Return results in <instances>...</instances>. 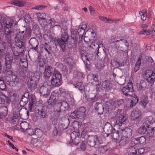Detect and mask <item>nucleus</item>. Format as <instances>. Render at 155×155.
I'll return each instance as SVG.
<instances>
[{
	"mask_svg": "<svg viewBox=\"0 0 155 155\" xmlns=\"http://www.w3.org/2000/svg\"><path fill=\"white\" fill-rule=\"evenodd\" d=\"M18 31V33H17V32L15 30V33L12 34L11 36L15 35V38H16L18 39H23L25 34L24 31H20L19 30Z\"/></svg>",
	"mask_w": 155,
	"mask_h": 155,
	"instance_id": "obj_33",
	"label": "nucleus"
},
{
	"mask_svg": "<svg viewBox=\"0 0 155 155\" xmlns=\"http://www.w3.org/2000/svg\"><path fill=\"white\" fill-rule=\"evenodd\" d=\"M146 136L149 138H152L154 137H155V135L152 132V130H151L150 129L147 131L146 134Z\"/></svg>",
	"mask_w": 155,
	"mask_h": 155,
	"instance_id": "obj_63",
	"label": "nucleus"
},
{
	"mask_svg": "<svg viewBox=\"0 0 155 155\" xmlns=\"http://www.w3.org/2000/svg\"><path fill=\"white\" fill-rule=\"evenodd\" d=\"M108 62V58L104 57V59L103 60V64H101L99 63L96 65V69L99 71L101 70L105 66V64H107Z\"/></svg>",
	"mask_w": 155,
	"mask_h": 155,
	"instance_id": "obj_31",
	"label": "nucleus"
},
{
	"mask_svg": "<svg viewBox=\"0 0 155 155\" xmlns=\"http://www.w3.org/2000/svg\"><path fill=\"white\" fill-rule=\"evenodd\" d=\"M71 32V38L69 43L72 47L76 48L77 45V29H72Z\"/></svg>",
	"mask_w": 155,
	"mask_h": 155,
	"instance_id": "obj_11",
	"label": "nucleus"
},
{
	"mask_svg": "<svg viewBox=\"0 0 155 155\" xmlns=\"http://www.w3.org/2000/svg\"><path fill=\"white\" fill-rule=\"evenodd\" d=\"M30 75H31V77L28 80V85L31 90L33 91L37 88V83L40 79V75L37 72L31 73Z\"/></svg>",
	"mask_w": 155,
	"mask_h": 155,
	"instance_id": "obj_3",
	"label": "nucleus"
},
{
	"mask_svg": "<svg viewBox=\"0 0 155 155\" xmlns=\"http://www.w3.org/2000/svg\"><path fill=\"white\" fill-rule=\"evenodd\" d=\"M38 20L46 18V15L45 13H41L38 12L36 13Z\"/></svg>",
	"mask_w": 155,
	"mask_h": 155,
	"instance_id": "obj_64",
	"label": "nucleus"
},
{
	"mask_svg": "<svg viewBox=\"0 0 155 155\" xmlns=\"http://www.w3.org/2000/svg\"><path fill=\"white\" fill-rule=\"evenodd\" d=\"M148 128V127H147L146 125H144L143 124V125L138 129V133L141 134H146L147 132V129Z\"/></svg>",
	"mask_w": 155,
	"mask_h": 155,
	"instance_id": "obj_37",
	"label": "nucleus"
},
{
	"mask_svg": "<svg viewBox=\"0 0 155 155\" xmlns=\"http://www.w3.org/2000/svg\"><path fill=\"white\" fill-rule=\"evenodd\" d=\"M139 15L141 16V19L142 20L144 21L146 20L147 14V11L145 10H143L141 11H140L139 13Z\"/></svg>",
	"mask_w": 155,
	"mask_h": 155,
	"instance_id": "obj_52",
	"label": "nucleus"
},
{
	"mask_svg": "<svg viewBox=\"0 0 155 155\" xmlns=\"http://www.w3.org/2000/svg\"><path fill=\"white\" fill-rule=\"evenodd\" d=\"M122 134L123 136H125L127 139H129L132 135V130L131 129L128 127L122 129Z\"/></svg>",
	"mask_w": 155,
	"mask_h": 155,
	"instance_id": "obj_27",
	"label": "nucleus"
},
{
	"mask_svg": "<svg viewBox=\"0 0 155 155\" xmlns=\"http://www.w3.org/2000/svg\"><path fill=\"white\" fill-rule=\"evenodd\" d=\"M58 104L62 111H66L68 110L69 105L67 102L63 101L58 103Z\"/></svg>",
	"mask_w": 155,
	"mask_h": 155,
	"instance_id": "obj_32",
	"label": "nucleus"
},
{
	"mask_svg": "<svg viewBox=\"0 0 155 155\" xmlns=\"http://www.w3.org/2000/svg\"><path fill=\"white\" fill-rule=\"evenodd\" d=\"M68 127V126L65 125L62 123L59 124L58 126V129L60 131H62L64 130L67 129Z\"/></svg>",
	"mask_w": 155,
	"mask_h": 155,
	"instance_id": "obj_62",
	"label": "nucleus"
},
{
	"mask_svg": "<svg viewBox=\"0 0 155 155\" xmlns=\"http://www.w3.org/2000/svg\"><path fill=\"white\" fill-rule=\"evenodd\" d=\"M58 101V94L55 92H53L48 101L49 105L53 107L57 103Z\"/></svg>",
	"mask_w": 155,
	"mask_h": 155,
	"instance_id": "obj_15",
	"label": "nucleus"
},
{
	"mask_svg": "<svg viewBox=\"0 0 155 155\" xmlns=\"http://www.w3.org/2000/svg\"><path fill=\"white\" fill-rule=\"evenodd\" d=\"M81 58L83 61V62L85 64L86 62H87V61L90 62L87 56L84 54H81ZM87 62L86 64V66L87 67Z\"/></svg>",
	"mask_w": 155,
	"mask_h": 155,
	"instance_id": "obj_55",
	"label": "nucleus"
},
{
	"mask_svg": "<svg viewBox=\"0 0 155 155\" xmlns=\"http://www.w3.org/2000/svg\"><path fill=\"white\" fill-rule=\"evenodd\" d=\"M94 109L99 114H102L104 111V107L101 103H97L95 106Z\"/></svg>",
	"mask_w": 155,
	"mask_h": 155,
	"instance_id": "obj_28",
	"label": "nucleus"
},
{
	"mask_svg": "<svg viewBox=\"0 0 155 155\" xmlns=\"http://www.w3.org/2000/svg\"><path fill=\"white\" fill-rule=\"evenodd\" d=\"M61 119L62 121V123L68 126L70 123L69 118L66 117H62Z\"/></svg>",
	"mask_w": 155,
	"mask_h": 155,
	"instance_id": "obj_58",
	"label": "nucleus"
},
{
	"mask_svg": "<svg viewBox=\"0 0 155 155\" xmlns=\"http://www.w3.org/2000/svg\"><path fill=\"white\" fill-rule=\"evenodd\" d=\"M112 44H114L115 45L116 48L118 49L119 48H122L124 47L125 49L124 50L122 49L121 50L123 51H125L128 49L129 47V44L127 41L124 39H120L119 40L115 41L112 42Z\"/></svg>",
	"mask_w": 155,
	"mask_h": 155,
	"instance_id": "obj_9",
	"label": "nucleus"
},
{
	"mask_svg": "<svg viewBox=\"0 0 155 155\" xmlns=\"http://www.w3.org/2000/svg\"><path fill=\"white\" fill-rule=\"evenodd\" d=\"M22 30L25 32V33L27 35H30L31 33V29L29 27L25 25L22 27Z\"/></svg>",
	"mask_w": 155,
	"mask_h": 155,
	"instance_id": "obj_56",
	"label": "nucleus"
},
{
	"mask_svg": "<svg viewBox=\"0 0 155 155\" xmlns=\"http://www.w3.org/2000/svg\"><path fill=\"white\" fill-rule=\"evenodd\" d=\"M139 34L146 35H149L151 38H152L153 36H155V29L151 28L150 29H143L140 31Z\"/></svg>",
	"mask_w": 155,
	"mask_h": 155,
	"instance_id": "obj_20",
	"label": "nucleus"
},
{
	"mask_svg": "<svg viewBox=\"0 0 155 155\" xmlns=\"http://www.w3.org/2000/svg\"><path fill=\"white\" fill-rule=\"evenodd\" d=\"M1 112L0 113V119H2L5 116V114L7 113L8 109L6 106H3L1 108Z\"/></svg>",
	"mask_w": 155,
	"mask_h": 155,
	"instance_id": "obj_44",
	"label": "nucleus"
},
{
	"mask_svg": "<svg viewBox=\"0 0 155 155\" xmlns=\"http://www.w3.org/2000/svg\"><path fill=\"white\" fill-rule=\"evenodd\" d=\"M78 118L83 119L85 116L86 114L85 108L83 107H81L76 110Z\"/></svg>",
	"mask_w": 155,
	"mask_h": 155,
	"instance_id": "obj_25",
	"label": "nucleus"
},
{
	"mask_svg": "<svg viewBox=\"0 0 155 155\" xmlns=\"http://www.w3.org/2000/svg\"><path fill=\"white\" fill-rule=\"evenodd\" d=\"M120 71L117 68L114 69L112 72L113 76L114 79H115L117 75L119 74V72Z\"/></svg>",
	"mask_w": 155,
	"mask_h": 155,
	"instance_id": "obj_61",
	"label": "nucleus"
},
{
	"mask_svg": "<svg viewBox=\"0 0 155 155\" xmlns=\"http://www.w3.org/2000/svg\"><path fill=\"white\" fill-rule=\"evenodd\" d=\"M138 99L136 95H134V97L132 98L130 101V108H132L135 106L138 102Z\"/></svg>",
	"mask_w": 155,
	"mask_h": 155,
	"instance_id": "obj_43",
	"label": "nucleus"
},
{
	"mask_svg": "<svg viewBox=\"0 0 155 155\" xmlns=\"http://www.w3.org/2000/svg\"><path fill=\"white\" fill-rule=\"evenodd\" d=\"M32 30L33 33L37 37H41V34L40 28L37 24H34L33 25Z\"/></svg>",
	"mask_w": 155,
	"mask_h": 155,
	"instance_id": "obj_23",
	"label": "nucleus"
},
{
	"mask_svg": "<svg viewBox=\"0 0 155 155\" xmlns=\"http://www.w3.org/2000/svg\"><path fill=\"white\" fill-rule=\"evenodd\" d=\"M80 136V134L78 132H73L70 134V136L71 140H74L75 139L76 137Z\"/></svg>",
	"mask_w": 155,
	"mask_h": 155,
	"instance_id": "obj_57",
	"label": "nucleus"
},
{
	"mask_svg": "<svg viewBox=\"0 0 155 155\" xmlns=\"http://www.w3.org/2000/svg\"><path fill=\"white\" fill-rule=\"evenodd\" d=\"M154 122V120L153 118L152 117L150 116L147 117L143 124L144 125H146L147 127H149Z\"/></svg>",
	"mask_w": 155,
	"mask_h": 155,
	"instance_id": "obj_38",
	"label": "nucleus"
},
{
	"mask_svg": "<svg viewBox=\"0 0 155 155\" xmlns=\"http://www.w3.org/2000/svg\"><path fill=\"white\" fill-rule=\"evenodd\" d=\"M35 101L33 97H31L29 101L28 109L31 112H33L35 110Z\"/></svg>",
	"mask_w": 155,
	"mask_h": 155,
	"instance_id": "obj_35",
	"label": "nucleus"
},
{
	"mask_svg": "<svg viewBox=\"0 0 155 155\" xmlns=\"http://www.w3.org/2000/svg\"><path fill=\"white\" fill-rule=\"evenodd\" d=\"M128 141V139L125 137V136H122L119 142V146L121 147H124Z\"/></svg>",
	"mask_w": 155,
	"mask_h": 155,
	"instance_id": "obj_40",
	"label": "nucleus"
},
{
	"mask_svg": "<svg viewBox=\"0 0 155 155\" xmlns=\"http://www.w3.org/2000/svg\"><path fill=\"white\" fill-rule=\"evenodd\" d=\"M51 91L50 87L45 83L39 89V92L43 97L47 98L49 95Z\"/></svg>",
	"mask_w": 155,
	"mask_h": 155,
	"instance_id": "obj_10",
	"label": "nucleus"
},
{
	"mask_svg": "<svg viewBox=\"0 0 155 155\" xmlns=\"http://www.w3.org/2000/svg\"><path fill=\"white\" fill-rule=\"evenodd\" d=\"M111 134L112 138L114 140H117L119 137V131H116L114 128L113 131Z\"/></svg>",
	"mask_w": 155,
	"mask_h": 155,
	"instance_id": "obj_46",
	"label": "nucleus"
},
{
	"mask_svg": "<svg viewBox=\"0 0 155 155\" xmlns=\"http://www.w3.org/2000/svg\"><path fill=\"white\" fill-rule=\"evenodd\" d=\"M48 22L49 24L54 23L53 25L54 27H57L59 29H61V28L60 25H59L58 22H56L54 19L51 18L49 21Z\"/></svg>",
	"mask_w": 155,
	"mask_h": 155,
	"instance_id": "obj_51",
	"label": "nucleus"
},
{
	"mask_svg": "<svg viewBox=\"0 0 155 155\" xmlns=\"http://www.w3.org/2000/svg\"><path fill=\"white\" fill-rule=\"evenodd\" d=\"M98 40H96L94 42H92L91 44L88 46L89 48H92L94 49H97L98 48Z\"/></svg>",
	"mask_w": 155,
	"mask_h": 155,
	"instance_id": "obj_50",
	"label": "nucleus"
},
{
	"mask_svg": "<svg viewBox=\"0 0 155 155\" xmlns=\"http://www.w3.org/2000/svg\"><path fill=\"white\" fill-rule=\"evenodd\" d=\"M34 111L35 114H38L41 118H45L48 117L46 111L43 107L40 108L39 107H35V110Z\"/></svg>",
	"mask_w": 155,
	"mask_h": 155,
	"instance_id": "obj_13",
	"label": "nucleus"
},
{
	"mask_svg": "<svg viewBox=\"0 0 155 155\" xmlns=\"http://www.w3.org/2000/svg\"><path fill=\"white\" fill-rule=\"evenodd\" d=\"M28 125V123L27 122H25L21 124V127L24 130H27V133L29 135H32L34 134V132L33 129L32 128H30L27 129L26 127Z\"/></svg>",
	"mask_w": 155,
	"mask_h": 155,
	"instance_id": "obj_29",
	"label": "nucleus"
},
{
	"mask_svg": "<svg viewBox=\"0 0 155 155\" xmlns=\"http://www.w3.org/2000/svg\"><path fill=\"white\" fill-rule=\"evenodd\" d=\"M14 58L12 55H11L9 54H7L5 56V62L12 63Z\"/></svg>",
	"mask_w": 155,
	"mask_h": 155,
	"instance_id": "obj_49",
	"label": "nucleus"
},
{
	"mask_svg": "<svg viewBox=\"0 0 155 155\" xmlns=\"http://www.w3.org/2000/svg\"><path fill=\"white\" fill-rule=\"evenodd\" d=\"M12 73L11 74H8L7 75H8L10 78V84L11 83L13 84L12 86L15 87L19 84V78L15 74L14 72H12Z\"/></svg>",
	"mask_w": 155,
	"mask_h": 155,
	"instance_id": "obj_18",
	"label": "nucleus"
},
{
	"mask_svg": "<svg viewBox=\"0 0 155 155\" xmlns=\"http://www.w3.org/2000/svg\"><path fill=\"white\" fill-rule=\"evenodd\" d=\"M52 68L51 66H47L45 67L43 74H44V78L46 80H48L50 78L52 74Z\"/></svg>",
	"mask_w": 155,
	"mask_h": 155,
	"instance_id": "obj_22",
	"label": "nucleus"
},
{
	"mask_svg": "<svg viewBox=\"0 0 155 155\" xmlns=\"http://www.w3.org/2000/svg\"><path fill=\"white\" fill-rule=\"evenodd\" d=\"M67 102L69 106H71L73 107L75 105V101L73 97H72L70 96H69L67 97Z\"/></svg>",
	"mask_w": 155,
	"mask_h": 155,
	"instance_id": "obj_47",
	"label": "nucleus"
},
{
	"mask_svg": "<svg viewBox=\"0 0 155 155\" xmlns=\"http://www.w3.org/2000/svg\"><path fill=\"white\" fill-rule=\"evenodd\" d=\"M133 91V84L131 83H129L126 86L123 87L122 91L123 94L126 96H131L132 94V92Z\"/></svg>",
	"mask_w": 155,
	"mask_h": 155,
	"instance_id": "obj_14",
	"label": "nucleus"
},
{
	"mask_svg": "<svg viewBox=\"0 0 155 155\" xmlns=\"http://www.w3.org/2000/svg\"><path fill=\"white\" fill-rule=\"evenodd\" d=\"M115 107H118L122 106L123 104L124 101L123 99H121L118 100L117 101H115Z\"/></svg>",
	"mask_w": 155,
	"mask_h": 155,
	"instance_id": "obj_54",
	"label": "nucleus"
},
{
	"mask_svg": "<svg viewBox=\"0 0 155 155\" xmlns=\"http://www.w3.org/2000/svg\"><path fill=\"white\" fill-rule=\"evenodd\" d=\"M42 49L45 50L48 53L49 56H50L51 55L50 51L51 50L52 48L47 43H44L42 47Z\"/></svg>",
	"mask_w": 155,
	"mask_h": 155,
	"instance_id": "obj_39",
	"label": "nucleus"
},
{
	"mask_svg": "<svg viewBox=\"0 0 155 155\" xmlns=\"http://www.w3.org/2000/svg\"><path fill=\"white\" fill-rule=\"evenodd\" d=\"M141 115L140 110L138 109H135L132 111L130 116L132 120L137 122L141 119Z\"/></svg>",
	"mask_w": 155,
	"mask_h": 155,
	"instance_id": "obj_12",
	"label": "nucleus"
},
{
	"mask_svg": "<svg viewBox=\"0 0 155 155\" xmlns=\"http://www.w3.org/2000/svg\"><path fill=\"white\" fill-rule=\"evenodd\" d=\"M24 44V43L21 41L12 46V51L15 56H19L24 51L25 48Z\"/></svg>",
	"mask_w": 155,
	"mask_h": 155,
	"instance_id": "obj_5",
	"label": "nucleus"
},
{
	"mask_svg": "<svg viewBox=\"0 0 155 155\" xmlns=\"http://www.w3.org/2000/svg\"><path fill=\"white\" fill-rule=\"evenodd\" d=\"M84 33V29L82 27L79 28L78 30H77V34L78 35H80L82 37L83 36Z\"/></svg>",
	"mask_w": 155,
	"mask_h": 155,
	"instance_id": "obj_59",
	"label": "nucleus"
},
{
	"mask_svg": "<svg viewBox=\"0 0 155 155\" xmlns=\"http://www.w3.org/2000/svg\"><path fill=\"white\" fill-rule=\"evenodd\" d=\"M38 21L40 25L42 26L45 27V25H47V24H46V22H47V20L46 21V18L42 19H39L38 20Z\"/></svg>",
	"mask_w": 155,
	"mask_h": 155,
	"instance_id": "obj_60",
	"label": "nucleus"
},
{
	"mask_svg": "<svg viewBox=\"0 0 155 155\" xmlns=\"http://www.w3.org/2000/svg\"><path fill=\"white\" fill-rule=\"evenodd\" d=\"M11 63L5 62V71L6 75L9 74H12V68Z\"/></svg>",
	"mask_w": 155,
	"mask_h": 155,
	"instance_id": "obj_30",
	"label": "nucleus"
},
{
	"mask_svg": "<svg viewBox=\"0 0 155 155\" xmlns=\"http://www.w3.org/2000/svg\"><path fill=\"white\" fill-rule=\"evenodd\" d=\"M6 45V42L3 41H0V53L4 52Z\"/></svg>",
	"mask_w": 155,
	"mask_h": 155,
	"instance_id": "obj_53",
	"label": "nucleus"
},
{
	"mask_svg": "<svg viewBox=\"0 0 155 155\" xmlns=\"http://www.w3.org/2000/svg\"><path fill=\"white\" fill-rule=\"evenodd\" d=\"M108 150L107 146H100L99 147L98 151L101 154H103L105 153Z\"/></svg>",
	"mask_w": 155,
	"mask_h": 155,
	"instance_id": "obj_48",
	"label": "nucleus"
},
{
	"mask_svg": "<svg viewBox=\"0 0 155 155\" xmlns=\"http://www.w3.org/2000/svg\"><path fill=\"white\" fill-rule=\"evenodd\" d=\"M137 141V143L139 146L142 148V146L145 144L146 142V139L143 136H141V137L137 138V139H134Z\"/></svg>",
	"mask_w": 155,
	"mask_h": 155,
	"instance_id": "obj_34",
	"label": "nucleus"
},
{
	"mask_svg": "<svg viewBox=\"0 0 155 155\" xmlns=\"http://www.w3.org/2000/svg\"><path fill=\"white\" fill-rule=\"evenodd\" d=\"M16 25V22L12 19H6L4 17L0 15V31H2L3 27L4 36L5 39L8 44L11 42V36L12 34L15 33V29L13 28Z\"/></svg>",
	"mask_w": 155,
	"mask_h": 155,
	"instance_id": "obj_1",
	"label": "nucleus"
},
{
	"mask_svg": "<svg viewBox=\"0 0 155 155\" xmlns=\"http://www.w3.org/2000/svg\"><path fill=\"white\" fill-rule=\"evenodd\" d=\"M29 94L27 92L22 96L20 102V104L21 106L23 107L27 104L28 101Z\"/></svg>",
	"mask_w": 155,
	"mask_h": 155,
	"instance_id": "obj_26",
	"label": "nucleus"
},
{
	"mask_svg": "<svg viewBox=\"0 0 155 155\" xmlns=\"http://www.w3.org/2000/svg\"><path fill=\"white\" fill-rule=\"evenodd\" d=\"M147 86L146 82L143 80H141L140 81L139 84H137V87L139 91L143 90L145 89Z\"/></svg>",
	"mask_w": 155,
	"mask_h": 155,
	"instance_id": "obj_36",
	"label": "nucleus"
},
{
	"mask_svg": "<svg viewBox=\"0 0 155 155\" xmlns=\"http://www.w3.org/2000/svg\"><path fill=\"white\" fill-rule=\"evenodd\" d=\"M115 102L113 100L107 101L105 104L106 109L108 111L114 110L115 108Z\"/></svg>",
	"mask_w": 155,
	"mask_h": 155,
	"instance_id": "obj_24",
	"label": "nucleus"
},
{
	"mask_svg": "<svg viewBox=\"0 0 155 155\" xmlns=\"http://www.w3.org/2000/svg\"><path fill=\"white\" fill-rule=\"evenodd\" d=\"M75 87L77 88L82 93L83 91L85 93V92L88 91V90H87L89 88L88 86H84L81 82H78L77 83Z\"/></svg>",
	"mask_w": 155,
	"mask_h": 155,
	"instance_id": "obj_21",
	"label": "nucleus"
},
{
	"mask_svg": "<svg viewBox=\"0 0 155 155\" xmlns=\"http://www.w3.org/2000/svg\"><path fill=\"white\" fill-rule=\"evenodd\" d=\"M31 143L32 145L35 147L40 146L42 144V142L36 138L33 139L31 141Z\"/></svg>",
	"mask_w": 155,
	"mask_h": 155,
	"instance_id": "obj_45",
	"label": "nucleus"
},
{
	"mask_svg": "<svg viewBox=\"0 0 155 155\" xmlns=\"http://www.w3.org/2000/svg\"><path fill=\"white\" fill-rule=\"evenodd\" d=\"M115 114L117 117L115 125L120 127L126 123L127 119L126 115L122 111L121 109H118L116 110Z\"/></svg>",
	"mask_w": 155,
	"mask_h": 155,
	"instance_id": "obj_4",
	"label": "nucleus"
},
{
	"mask_svg": "<svg viewBox=\"0 0 155 155\" xmlns=\"http://www.w3.org/2000/svg\"><path fill=\"white\" fill-rule=\"evenodd\" d=\"M50 82L53 87L60 86L62 83L61 75L59 73H54Z\"/></svg>",
	"mask_w": 155,
	"mask_h": 155,
	"instance_id": "obj_6",
	"label": "nucleus"
},
{
	"mask_svg": "<svg viewBox=\"0 0 155 155\" xmlns=\"http://www.w3.org/2000/svg\"><path fill=\"white\" fill-rule=\"evenodd\" d=\"M137 141L133 139L130 146L128 148L127 151L129 155H139L144 152V149L137 143Z\"/></svg>",
	"mask_w": 155,
	"mask_h": 155,
	"instance_id": "obj_2",
	"label": "nucleus"
},
{
	"mask_svg": "<svg viewBox=\"0 0 155 155\" xmlns=\"http://www.w3.org/2000/svg\"><path fill=\"white\" fill-rule=\"evenodd\" d=\"M101 142V138L95 135H89L87 139V143L88 145L91 147H93L97 143Z\"/></svg>",
	"mask_w": 155,
	"mask_h": 155,
	"instance_id": "obj_8",
	"label": "nucleus"
},
{
	"mask_svg": "<svg viewBox=\"0 0 155 155\" xmlns=\"http://www.w3.org/2000/svg\"><path fill=\"white\" fill-rule=\"evenodd\" d=\"M29 43L31 46V49L37 51L38 48V40L35 38H32L30 40Z\"/></svg>",
	"mask_w": 155,
	"mask_h": 155,
	"instance_id": "obj_17",
	"label": "nucleus"
},
{
	"mask_svg": "<svg viewBox=\"0 0 155 155\" xmlns=\"http://www.w3.org/2000/svg\"><path fill=\"white\" fill-rule=\"evenodd\" d=\"M141 63V58H139L136 63L134 70L132 71L133 73H135L137 72L140 69V66Z\"/></svg>",
	"mask_w": 155,
	"mask_h": 155,
	"instance_id": "obj_41",
	"label": "nucleus"
},
{
	"mask_svg": "<svg viewBox=\"0 0 155 155\" xmlns=\"http://www.w3.org/2000/svg\"><path fill=\"white\" fill-rule=\"evenodd\" d=\"M69 38V36L66 32H64L61 36V38L57 40L58 44L62 48L63 51H64V48L66 46V43L67 42Z\"/></svg>",
	"mask_w": 155,
	"mask_h": 155,
	"instance_id": "obj_7",
	"label": "nucleus"
},
{
	"mask_svg": "<svg viewBox=\"0 0 155 155\" xmlns=\"http://www.w3.org/2000/svg\"><path fill=\"white\" fill-rule=\"evenodd\" d=\"M11 2L12 4L19 7L23 6L25 4L24 2L17 0H12Z\"/></svg>",
	"mask_w": 155,
	"mask_h": 155,
	"instance_id": "obj_42",
	"label": "nucleus"
},
{
	"mask_svg": "<svg viewBox=\"0 0 155 155\" xmlns=\"http://www.w3.org/2000/svg\"><path fill=\"white\" fill-rule=\"evenodd\" d=\"M101 88L106 92L110 90L112 87V84L110 82L107 80H105L101 83Z\"/></svg>",
	"mask_w": 155,
	"mask_h": 155,
	"instance_id": "obj_16",
	"label": "nucleus"
},
{
	"mask_svg": "<svg viewBox=\"0 0 155 155\" xmlns=\"http://www.w3.org/2000/svg\"><path fill=\"white\" fill-rule=\"evenodd\" d=\"M103 131L106 134L107 137H108L113 131L112 125L109 123L106 122L104 127Z\"/></svg>",
	"mask_w": 155,
	"mask_h": 155,
	"instance_id": "obj_19",
	"label": "nucleus"
}]
</instances>
